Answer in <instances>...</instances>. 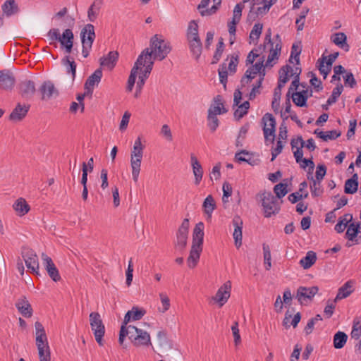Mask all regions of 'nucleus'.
<instances>
[{"label": "nucleus", "mask_w": 361, "mask_h": 361, "mask_svg": "<svg viewBox=\"0 0 361 361\" xmlns=\"http://www.w3.org/2000/svg\"><path fill=\"white\" fill-rule=\"evenodd\" d=\"M21 255L27 268L30 269L33 273L38 274L39 262L36 252L30 247H23Z\"/></svg>", "instance_id": "1a4fd4ad"}, {"label": "nucleus", "mask_w": 361, "mask_h": 361, "mask_svg": "<svg viewBox=\"0 0 361 361\" xmlns=\"http://www.w3.org/2000/svg\"><path fill=\"white\" fill-rule=\"evenodd\" d=\"M271 48L265 64L266 67H272L278 61L281 51L282 42L279 34L275 35L274 42L269 43Z\"/></svg>", "instance_id": "6e6552de"}, {"label": "nucleus", "mask_w": 361, "mask_h": 361, "mask_svg": "<svg viewBox=\"0 0 361 361\" xmlns=\"http://www.w3.org/2000/svg\"><path fill=\"white\" fill-rule=\"evenodd\" d=\"M264 57L262 56L260 61H257L250 68H252V75H257V73L261 75L262 73H265V66L264 65Z\"/></svg>", "instance_id": "bf43d9fd"}, {"label": "nucleus", "mask_w": 361, "mask_h": 361, "mask_svg": "<svg viewBox=\"0 0 361 361\" xmlns=\"http://www.w3.org/2000/svg\"><path fill=\"white\" fill-rule=\"evenodd\" d=\"M287 186L286 183H280L274 186V192L278 199L283 197L288 193Z\"/></svg>", "instance_id": "603ef678"}, {"label": "nucleus", "mask_w": 361, "mask_h": 361, "mask_svg": "<svg viewBox=\"0 0 361 361\" xmlns=\"http://www.w3.org/2000/svg\"><path fill=\"white\" fill-rule=\"evenodd\" d=\"M189 230V220L184 219L176 233V238L174 242V247L176 251L183 252L187 245V240Z\"/></svg>", "instance_id": "0eeeda50"}, {"label": "nucleus", "mask_w": 361, "mask_h": 361, "mask_svg": "<svg viewBox=\"0 0 361 361\" xmlns=\"http://www.w3.org/2000/svg\"><path fill=\"white\" fill-rule=\"evenodd\" d=\"M250 108V102L248 101L244 102L242 104L238 105V108L234 112V116L237 119H240L247 114Z\"/></svg>", "instance_id": "09e8293b"}, {"label": "nucleus", "mask_w": 361, "mask_h": 361, "mask_svg": "<svg viewBox=\"0 0 361 361\" xmlns=\"http://www.w3.org/2000/svg\"><path fill=\"white\" fill-rule=\"evenodd\" d=\"M145 145H142L141 138L138 137L134 142L133 150L130 153V157L135 159H142L144 153Z\"/></svg>", "instance_id": "4c0bfd02"}, {"label": "nucleus", "mask_w": 361, "mask_h": 361, "mask_svg": "<svg viewBox=\"0 0 361 361\" xmlns=\"http://www.w3.org/2000/svg\"><path fill=\"white\" fill-rule=\"evenodd\" d=\"M360 223H350L348 226L347 231L345 233V238L351 241H357L355 240L357 234L360 233Z\"/></svg>", "instance_id": "ea45409f"}, {"label": "nucleus", "mask_w": 361, "mask_h": 361, "mask_svg": "<svg viewBox=\"0 0 361 361\" xmlns=\"http://www.w3.org/2000/svg\"><path fill=\"white\" fill-rule=\"evenodd\" d=\"M202 251V246L192 244L190 255L187 259L188 265L190 269H193L197 266Z\"/></svg>", "instance_id": "a878e982"}, {"label": "nucleus", "mask_w": 361, "mask_h": 361, "mask_svg": "<svg viewBox=\"0 0 361 361\" xmlns=\"http://www.w3.org/2000/svg\"><path fill=\"white\" fill-rule=\"evenodd\" d=\"M214 104L211 105L208 111H212L213 114H223L227 112V109L224 107L222 97L221 95L216 96L213 99Z\"/></svg>", "instance_id": "f704fd0d"}, {"label": "nucleus", "mask_w": 361, "mask_h": 361, "mask_svg": "<svg viewBox=\"0 0 361 361\" xmlns=\"http://www.w3.org/2000/svg\"><path fill=\"white\" fill-rule=\"evenodd\" d=\"M42 259L44 261L45 269L50 278L55 282L59 281L61 276L51 258L48 257L46 254L42 253Z\"/></svg>", "instance_id": "aec40b11"}, {"label": "nucleus", "mask_w": 361, "mask_h": 361, "mask_svg": "<svg viewBox=\"0 0 361 361\" xmlns=\"http://www.w3.org/2000/svg\"><path fill=\"white\" fill-rule=\"evenodd\" d=\"M353 285V282L352 281H348L341 287H340L334 299V302L348 297L353 291L352 289Z\"/></svg>", "instance_id": "7c9ffc66"}, {"label": "nucleus", "mask_w": 361, "mask_h": 361, "mask_svg": "<svg viewBox=\"0 0 361 361\" xmlns=\"http://www.w3.org/2000/svg\"><path fill=\"white\" fill-rule=\"evenodd\" d=\"M142 159H135L130 157V166L132 169V178L135 183L138 180L139 175L141 170V163Z\"/></svg>", "instance_id": "58836bf2"}, {"label": "nucleus", "mask_w": 361, "mask_h": 361, "mask_svg": "<svg viewBox=\"0 0 361 361\" xmlns=\"http://www.w3.org/2000/svg\"><path fill=\"white\" fill-rule=\"evenodd\" d=\"M351 336L353 338L358 339L361 336V322H353V329L351 331Z\"/></svg>", "instance_id": "338daca9"}, {"label": "nucleus", "mask_w": 361, "mask_h": 361, "mask_svg": "<svg viewBox=\"0 0 361 361\" xmlns=\"http://www.w3.org/2000/svg\"><path fill=\"white\" fill-rule=\"evenodd\" d=\"M348 339V336L343 331H338L334 336V346L336 349L342 348Z\"/></svg>", "instance_id": "79ce46f5"}, {"label": "nucleus", "mask_w": 361, "mask_h": 361, "mask_svg": "<svg viewBox=\"0 0 361 361\" xmlns=\"http://www.w3.org/2000/svg\"><path fill=\"white\" fill-rule=\"evenodd\" d=\"M152 55V60H164L171 51V47L169 42L154 35L150 39V47L146 48Z\"/></svg>", "instance_id": "f257e3e1"}, {"label": "nucleus", "mask_w": 361, "mask_h": 361, "mask_svg": "<svg viewBox=\"0 0 361 361\" xmlns=\"http://www.w3.org/2000/svg\"><path fill=\"white\" fill-rule=\"evenodd\" d=\"M232 223L234 226L233 236L235 240V245L238 248L242 245L243 220L239 216H235L233 219Z\"/></svg>", "instance_id": "4be33fe9"}, {"label": "nucleus", "mask_w": 361, "mask_h": 361, "mask_svg": "<svg viewBox=\"0 0 361 361\" xmlns=\"http://www.w3.org/2000/svg\"><path fill=\"white\" fill-rule=\"evenodd\" d=\"M144 56H147L148 59H150L151 54L149 52L148 49H144L138 56V58L137 59L134 64V66L131 69L130 74L128 77V83L135 85L138 70L141 68L142 66H145V63H143Z\"/></svg>", "instance_id": "f3484780"}, {"label": "nucleus", "mask_w": 361, "mask_h": 361, "mask_svg": "<svg viewBox=\"0 0 361 361\" xmlns=\"http://www.w3.org/2000/svg\"><path fill=\"white\" fill-rule=\"evenodd\" d=\"M190 161L192 168V172L195 176V184L197 185L200 184L202 179L203 169L194 154H190Z\"/></svg>", "instance_id": "393cba45"}, {"label": "nucleus", "mask_w": 361, "mask_h": 361, "mask_svg": "<svg viewBox=\"0 0 361 361\" xmlns=\"http://www.w3.org/2000/svg\"><path fill=\"white\" fill-rule=\"evenodd\" d=\"M308 196L307 191L305 192V193H300L299 192H295L290 194L288 197V200L294 204L298 202L302 198H307Z\"/></svg>", "instance_id": "0e129e2a"}, {"label": "nucleus", "mask_w": 361, "mask_h": 361, "mask_svg": "<svg viewBox=\"0 0 361 361\" xmlns=\"http://www.w3.org/2000/svg\"><path fill=\"white\" fill-rule=\"evenodd\" d=\"M331 41L338 47L343 49L345 51H348L350 46L347 43V36L344 32L335 33L331 37Z\"/></svg>", "instance_id": "473e14b6"}, {"label": "nucleus", "mask_w": 361, "mask_h": 361, "mask_svg": "<svg viewBox=\"0 0 361 361\" xmlns=\"http://www.w3.org/2000/svg\"><path fill=\"white\" fill-rule=\"evenodd\" d=\"M204 225L202 222H199L195 225L192 233V245L202 246L204 238Z\"/></svg>", "instance_id": "c756f323"}, {"label": "nucleus", "mask_w": 361, "mask_h": 361, "mask_svg": "<svg viewBox=\"0 0 361 361\" xmlns=\"http://www.w3.org/2000/svg\"><path fill=\"white\" fill-rule=\"evenodd\" d=\"M36 345L39 347H47L49 345L47 334L43 325L39 322L35 323Z\"/></svg>", "instance_id": "5701e85b"}, {"label": "nucleus", "mask_w": 361, "mask_h": 361, "mask_svg": "<svg viewBox=\"0 0 361 361\" xmlns=\"http://www.w3.org/2000/svg\"><path fill=\"white\" fill-rule=\"evenodd\" d=\"M326 56H322V59H319L318 60V63H319V71L320 72V73L322 75H323L324 76V79H326L328 74L329 73V72L331 71V67H329L327 66H325L324 65V63H325V60H326Z\"/></svg>", "instance_id": "052dcab7"}, {"label": "nucleus", "mask_w": 361, "mask_h": 361, "mask_svg": "<svg viewBox=\"0 0 361 361\" xmlns=\"http://www.w3.org/2000/svg\"><path fill=\"white\" fill-rule=\"evenodd\" d=\"M263 123V133L266 142L268 145V142L274 144L275 141V132H276V120L271 114L267 113L264 115L262 119Z\"/></svg>", "instance_id": "39448f33"}, {"label": "nucleus", "mask_w": 361, "mask_h": 361, "mask_svg": "<svg viewBox=\"0 0 361 361\" xmlns=\"http://www.w3.org/2000/svg\"><path fill=\"white\" fill-rule=\"evenodd\" d=\"M60 38L61 39H59V42L61 47L65 49V51L67 54H70L72 51L74 39V35L72 30L69 28L66 29L62 35H61Z\"/></svg>", "instance_id": "412c9836"}, {"label": "nucleus", "mask_w": 361, "mask_h": 361, "mask_svg": "<svg viewBox=\"0 0 361 361\" xmlns=\"http://www.w3.org/2000/svg\"><path fill=\"white\" fill-rule=\"evenodd\" d=\"M231 331L234 338V343L235 345H238L241 342V338L239 333L238 323L235 322L231 326Z\"/></svg>", "instance_id": "69168bd1"}, {"label": "nucleus", "mask_w": 361, "mask_h": 361, "mask_svg": "<svg viewBox=\"0 0 361 361\" xmlns=\"http://www.w3.org/2000/svg\"><path fill=\"white\" fill-rule=\"evenodd\" d=\"M290 71H293V67L289 65L283 66L279 71V80L281 81V82L286 83L289 80V78L290 75H288Z\"/></svg>", "instance_id": "864d4df0"}, {"label": "nucleus", "mask_w": 361, "mask_h": 361, "mask_svg": "<svg viewBox=\"0 0 361 361\" xmlns=\"http://www.w3.org/2000/svg\"><path fill=\"white\" fill-rule=\"evenodd\" d=\"M317 259V255L314 251H308L299 263L304 269H307L315 264Z\"/></svg>", "instance_id": "c9c22d12"}, {"label": "nucleus", "mask_w": 361, "mask_h": 361, "mask_svg": "<svg viewBox=\"0 0 361 361\" xmlns=\"http://www.w3.org/2000/svg\"><path fill=\"white\" fill-rule=\"evenodd\" d=\"M147 58H148L147 56H144L143 63H145V66H143L145 67V69L142 72V74L139 76V79L137 82L136 92L135 93V97L136 98L139 97L141 90L145 83V80L149 78L153 68L154 61L152 60V56L149 59H147Z\"/></svg>", "instance_id": "9d476101"}, {"label": "nucleus", "mask_w": 361, "mask_h": 361, "mask_svg": "<svg viewBox=\"0 0 361 361\" xmlns=\"http://www.w3.org/2000/svg\"><path fill=\"white\" fill-rule=\"evenodd\" d=\"M102 4V0H95L87 11L88 18L91 22L95 21Z\"/></svg>", "instance_id": "e433bc0d"}, {"label": "nucleus", "mask_w": 361, "mask_h": 361, "mask_svg": "<svg viewBox=\"0 0 361 361\" xmlns=\"http://www.w3.org/2000/svg\"><path fill=\"white\" fill-rule=\"evenodd\" d=\"M192 57L198 61L202 52V43L200 36L186 37Z\"/></svg>", "instance_id": "a211bd4d"}, {"label": "nucleus", "mask_w": 361, "mask_h": 361, "mask_svg": "<svg viewBox=\"0 0 361 361\" xmlns=\"http://www.w3.org/2000/svg\"><path fill=\"white\" fill-rule=\"evenodd\" d=\"M13 209L18 216H23L29 212L30 207L23 197L17 199L13 204Z\"/></svg>", "instance_id": "c85d7f7f"}, {"label": "nucleus", "mask_w": 361, "mask_h": 361, "mask_svg": "<svg viewBox=\"0 0 361 361\" xmlns=\"http://www.w3.org/2000/svg\"><path fill=\"white\" fill-rule=\"evenodd\" d=\"M231 282L230 281L224 283L217 290L213 300L219 303V307H222L228 300L231 295Z\"/></svg>", "instance_id": "ddd939ff"}, {"label": "nucleus", "mask_w": 361, "mask_h": 361, "mask_svg": "<svg viewBox=\"0 0 361 361\" xmlns=\"http://www.w3.org/2000/svg\"><path fill=\"white\" fill-rule=\"evenodd\" d=\"M16 84V78L9 70L0 71V90L10 92Z\"/></svg>", "instance_id": "f8f14e48"}, {"label": "nucleus", "mask_w": 361, "mask_h": 361, "mask_svg": "<svg viewBox=\"0 0 361 361\" xmlns=\"http://www.w3.org/2000/svg\"><path fill=\"white\" fill-rule=\"evenodd\" d=\"M307 178L311 180L312 184L310 185L311 194L313 197H319L323 194V189L322 188L321 182L314 180L313 176H307Z\"/></svg>", "instance_id": "37998d69"}, {"label": "nucleus", "mask_w": 361, "mask_h": 361, "mask_svg": "<svg viewBox=\"0 0 361 361\" xmlns=\"http://www.w3.org/2000/svg\"><path fill=\"white\" fill-rule=\"evenodd\" d=\"M358 175L354 173L352 177L345 182L344 192L346 194H354L357 191L358 189Z\"/></svg>", "instance_id": "2f4dec72"}, {"label": "nucleus", "mask_w": 361, "mask_h": 361, "mask_svg": "<svg viewBox=\"0 0 361 361\" xmlns=\"http://www.w3.org/2000/svg\"><path fill=\"white\" fill-rule=\"evenodd\" d=\"M229 58H230V61H229V63L228 66V69L230 71L231 74H233L236 72L237 66H238V64L239 62L238 55L233 54V55H231L230 56H228L226 61H228Z\"/></svg>", "instance_id": "5fc2aeb1"}, {"label": "nucleus", "mask_w": 361, "mask_h": 361, "mask_svg": "<svg viewBox=\"0 0 361 361\" xmlns=\"http://www.w3.org/2000/svg\"><path fill=\"white\" fill-rule=\"evenodd\" d=\"M343 90V85L341 82L338 83L336 87L334 88L331 95L327 99L328 104H333L336 103L338 98L341 94Z\"/></svg>", "instance_id": "49530a36"}, {"label": "nucleus", "mask_w": 361, "mask_h": 361, "mask_svg": "<svg viewBox=\"0 0 361 361\" xmlns=\"http://www.w3.org/2000/svg\"><path fill=\"white\" fill-rule=\"evenodd\" d=\"M319 288L317 286L305 287L300 286L297 290L295 298L301 305L307 300H312L314 296L318 293Z\"/></svg>", "instance_id": "2eb2a0df"}, {"label": "nucleus", "mask_w": 361, "mask_h": 361, "mask_svg": "<svg viewBox=\"0 0 361 361\" xmlns=\"http://www.w3.org/2000/svg\"><path fill=\"white\" fill-rule=\"evenodd\" d=\"M3 14L6 17H11L19 13L20 8L15 0H6L1 5Z\"/></svg>", "instance_id": "cd10ccee"}, {"label": "nucleus", "mask_w": 361, "mask_h": 361, "mask_svg": "<svg viewBox=\"0 0 361 361\" xmlns=\"http://www.w3.org/2000/svg\"><path fill=\"white\" fill-rule=\"evenodd\" d=\"M159 298L162 304V307H159V312L164 313L170 308V300L165 293H160Z\"/></svg>", "instance_id": "13d9d810"}, {"label": "nucleus", "mask_w": 361, "mask_h": 361, "mask_svg": "<svg viewBox=\"0 0 361 361\" xmlns=\"http://www.w3.org/2000/svg\"><path fill=\"white\" fill-rule=\"evenodd\" d=\"M18 311L25 318H30L33 314L32 307L27 298L23 295L19 298L16 304Z\"/></svg>", "instance_id": "6ab92c4d"}, {"label": "nucleus", "mask_w": 361, "mask_h": 361, "mask_svg": "<svg viewBox=\"0 0 361 361\" xmlns=\"http://www.w3.org/2000/svg\"><path fill=\"white\" fill-rule=\"evenodd\" d=\"M39 361H51V353L49 346L39 347L37 348Z\"/></svg>", "instance_id": "6e6d98bb"}, {"label": "nucleus", "mask_w": 361, "mask_h": 361, "mask_svg": "<svg viewBox=\"0 0 361 361\" xmlns=\"http://www.w3.org/2000/svg\"><path fill=\"white\" fill-rule=\"evenodd\" d=\"M218 73L219 76L220 82L224 85V88H226L228 79V71L226 63L225 62H224L219 66V68L218 69Z\"/></svg>", "instance_id": "8fccbe9b"}, {"label": "nucleus", "mask_w": 361, "mask_h": 361, "mask_svg": "<svg viewBox=\"0 0 361 361\" xmlns=\"http://www.w3.org/2000/svg\"><path fill=\"white\" fill-rule=\"evenodd\" d=\"M216 116L212 111H208V126L212 132H214L219 126V121Z\"/></svg>", "instance_id": "3c124183"}, {"label": "nucleus", "mask_w": 361, "mask_h": 361, "mask_svg": "<svg viewBox=\"0 0 361 361\" xmlns=\"http://www.w3.org/2000/svg\"><path fill=\"white\" fill-rule=\"evenodd\" d=\"M199 36L198 32V25L195 20H191L189 23L188 27L186 31V37Z\"/></svg>", "instance_id": "4d7b16f0"}, {"label": "nucleus", "mask_w": 361, "mask_h": 361, "mask_svg": "<svg viewBox=\"0 0 361 361\" xmlns=\"http://www.w3.org/2000/svg\"><path fill=\"white\" fill-rule=\"evenodd\" d=\"M202 207L204 213L210 217L216 209V203L212 195H209L204 199Z\"/></svg>", "instance_id": "a19ab883"}, {"label": "nucleus", "mask_w": 361, "mask_h": 361, "mask_svg": "<svg viewBox=\"0 0 361 361\" xmlns=\"http://www.w3.org/2000/svg\"><path fill=\"white\" fill-rule=\"evenodd\" d=\"M118 56V52L116 51H109L106 56L100 58V65L106 67L109 70H112L116 64Z\"/></svg>", "instance_id": "bb28decb"}, {"label": "nucleus", "mask_w": 361, "mask_h": 361, "mask_svg": "<svg viewBox=\"0 0 361 361\" xmlns=\"http://www.w3.org/2000/svg\"><path fill=\"white\" fill-rule=\"evenodd\" d=\"M263 25L261 23H256L250 34V38L252 40L258 39L262 31Z\"/></svg>", "instance_id": "680f3d73"}, {"label": "nucleus", "mask_w": 361, "mask_h": 361, "mask_svg": "<svg viewBox=\"0 0 361 361\" xmlns=\"http://www.w3.org/2000/svg\"><path fill=\"white\" fill-rule=\"evenodd\" d=\"M18 90L22 98L30 100L36 92L35 83L31 80H24L18 83Z\"/></svg>", "instance_id": "9b49d317"}, {"label": "nucleus", "mask_w": 361, "mask_h": 361, "mask_svg": "<svg viewBox=\"0 0 361 361\" xmlns=\"http://www.w3.org/2000/svg\"><path fill=\"white\" fill-rule=\"evenodd\" d=\"M62 63L66 66L67 72L71 73L72 79L74 80L76 74V63L73 59L71 60L69 56H66L62 59Z\"/></svg>", "instance_id": "c03bdc74"}, {"label": "nucleus", "mask_w": 361, "mask_h": 361, "mask_svg": "<svg viewBox=\"0 0 361 361\" xmlns=\"http://www.w3.org/2000/svg\"><path fill=\"white\" fill-rule=\"evenodd\" d=\"M264 216L269 218L271 215L278 214L280 211V206L278 198L270 191H264L259 195Z\"/></svg>", "instance_id": "f03ea898"}, {"label": "nucleus", "mask_w": 361, "mask_h": 361, "mask_svg": "<svg viewBox=\"0 0 361 361\" xmlns=\"http://www.w3.org/2000/svg\"><path fill=\"white\" fill-rule=\"evenodd\" d=\"M130 312H132V320L133 321L140 320L146 313L145 310L139 309L137 307H133Z\"/></svg>", "instance_id": "774afa93"}, {"label": "nucleus", "mask_w": 361, "mask_h": 361, "mask_svg": "<svg viewBox=\"0 0 361 361\" xmlns=\"http://www.w3.org/2000/svg\"><path fill=\"white\" fill-rule=\"evenodd\" d=\"M102 75V70L99 68L87 78L84 85L87 94H90V96L92 94L94 86L100 82Z\"/></svg>", "instance_id": "dca6fc26"}, {"label": "nucleus", "mask_w": 361, "mask_h": 361, "mask_svg": "<svg viewBox=\"0 0 361 361\" xmlns=\"http://www.w3.org/2000/svg\"><path fill=\"white\" fill-rule=\"evenodd\" d=\"M300 164V166L302 168V169H306L307 167L309 168V172H308V176H311V173H312L313 170H314V161H312V159H305V158H303L302 160L301 161Z\"/></svg>", "instance_id": "e2e57ef3"}, {"label": "nucleus", "mask_w": 361, "mask_h": 361, "mask_svg": "<svg viewBox=\"0 0 361 361\" xmlns=\"http://www.w3.org/2000/svg\"><path fill=\"white\" fill-rule=\"evenodd\" d=\"M126 336L131 341L135 347L149 346L152 345L149 334L135 326L128 325V331Z\"/></svg>", "instance_id": "7ed1b4c3"}, {"label": "nucleus", "mask_w": 361, "mask_h": 361, "mask_svg": "<svg viewBox=\"0 0 361 361\" xmlns=\"http://www.w3.org/2000/svg\"><path fill=\"white\" fill-rule=\"evenodd\" d=\"M90 322L96 341L99 345L102 346L104 345L102 338L105 333V327L100 314L98 312H91L90 314Z\"/></svg>", "instance_id": "423d86ee"}, {"label": "nucleus", "mask_w": 361, "mask_h": 361, "mask_svg": "<svg viewBox=\"0 0 361 361\" xmlns=\"http://www.w3.org/2000/svg\"><path fill=\"white\" fill-rule=\"evenodd\" d=\"M224 47L225 45L224 43V39L220 37L216 45V51L212 58V64H216L219 62L224 52Z\"/></svg>", "instance_id": "a18cd8bd"}, {"label": "nucleus", "mask_w": 361, "mask_h": 361, "mask_svg": "<svg viewBox=\"0 0 361 361\" xmlns=\"http://www.w3.org/2000/svg\"><path fill=\"white\" fill-rule=\"evenodd\" d=\"M264 262L266 270H269L271 267V256L269 246L266 243L262 245Z\"/></svg>", "instance_id": "de8ad7c7"}, {"label": "nucleus", "mask_w": 361, "mask_h": 361, "mask_svg": "<svg viewBox=\"0 0 361 361\" xmlns=\"http://www.w3.org/2000/svg\"><path fill=\"white\" fill-rule=\"evenodd\" d=\"M132 320V312L128 311L124 317L123 322L121 326L118 342L121 345H123L124 338L128 334V326L127 324Z\"/></svg>", "instance_id": "72a5a7b5"}, {"label": "nucleus", "mask_w": 361, "mask_h": 361, "mask_svg": "<svg viewBox=\"0 0 361 361\" xmlns=\"http://www.w3.org/2000/svg\"><path fill=\"white\" fill-rule=\"evenodd\" d=\"M39 91L41 94L42 100H49L59 96V91L54 83L50 80L44 81L40 86Z\"/></svg>", "instance_id": "4468645a"}, {"label": "nucleus", "mask_w": 361, "mask_h": 361, "mask_svg": "<svg viewBox=\"0 0 361 361\" xmlns=\"http://www.w3.org/2000/svg\"><path fill=\"white\" fill-rule=\"evenodd\" d=\"M95 37L94 25L92 24L85 25L80 32L82 54L84 58H87L89 56Z\"/></svg>", "instance_id": "20e7f679"}, {"label": "nucleus", "mask_w": 361, "mask_h": 361, "mask_svg": "<svg viewBox=\"0 0 361 361\" xmlns=\"http://www.w3.org/2000/svg\"><path fill=\"white\" fill-rule=\"evenodd\" d=\"M30 105H21L20 103L17 104L15 109L12 111L9 116V119L13 121H20L23 120L27 115Z\"/></svg>", "instance_id": "b1692460"}]
</instances>
